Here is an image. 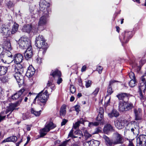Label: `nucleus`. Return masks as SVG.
<instances>
[{
	"instance_id": "nucleus-1",
	"label": "nucleus",
	"mask_w": 146,
	"mask_h": 146,
	"mask_svg": "<svg viewBox=\"0 0 146 146\" xmlns=\"http://www.w3.org/2000/svg\"><path fill=\"white\" fill-rule=\"evenodd\" d=\"M14 62L16 64H13V62L12 57L8 58V59H12L11 62L7 63L9 64L8 67H12L11 70L12 71H14L15 72L14 75V77L18 84L20 85L23 82V68L21 64H20L23 60V57L21 54H17L14 55Z\"/></svg>"
},
{
	"instance_id": "nucleus-2",
	"label": "nucleus",
	"mask_w": 146,
	"mask_h": 146,
	"mask_svg": "<svg viewBox=\"0 0 146 146\" xmlns=\"http://www.w3.org/2000/svg\"><path fill=\"white\" fill-rule=\"evenodd\" d=\"M103 137L105 140L106 144L108 146L121 144L123 142V138L122 135L117 132L113 133V138L111 140H110L105 135H103Z\"/></svg>"
},
{
	"instance_id": "nucleus-3",
	"label": "nucleus",
	"mask_w": 146,
	"mask_h": 146,
	"mask_svg": "<svg viewBox=\"0 0 146 146\" xmlns=\"http://www.w3.org/2000/svg\"><path fill=\"white\" fill-rule=\"evenodd\" d=\"M35 45L40 49L39 53H42L43 55L44 54L47 49V46L44 38L42 35H39L36 37Z\"/></svg>"
},
{
	"instance_id": "nucleus-4",
	"label": "nucleus",
	"mask_w": 146,
	"mask_h": 146,
	"mask_svg": "<svg viewBox=\"0 0 146 146\" xmlns=\"http://www.w3.org/2000/svg\"><path fill=\"white\" fill-rule=\"evenodd\" d=\"M139 88V90L140 98L143 102H146V98L144 96L146 88V75H144L141 78Z\"/></svg>"
},
{
	"instance_id": "nucleus-5",
	"label": "nucleus",
	"mask_w": 146,
	"mask_h": 146,
	"mask_svg": "<svg viewBox=\"0 0 146 146\" xmlns=\"http://www.w3.org/2000/svg\"><path fill=\"white\" fill-rule=\"evenodd\" d=\"M18 44L20 47L23 49H26L31 45V41L30 39L26 36L21 37L19 40Z\"/></svg>"
},
{
	"instance_id": "nucleus-6",
	"label": "nucleus",
	"mask_w": 146,
	"mask_h": 146,
	"mask_svg": "<svg viewBox=\"0 0 146 146\" xmlns=\"http://www.w3.org/2000/svg\"><path fill=\"white\" fill-rule=\"evenodd\" d=\"M40 9L45 14H49L50 11V4L45 0H41L39 3Z\"/></svg>"
},
{
	"instance_id": "nucleus-7",
	"label": "nucleus",
	"mask_w": 146,
	"mask_h": 146,
	"mask_svg": "<svg viewBox=\"0 0 146 146\" xmlns=\"http://www.w3.org/2000/svg\"><path fill=\"white\" fill-rule=\"evenodd\" d=\"M47 91H45L44 92H43V91H41L36 96L34 100L33 103H35L36 99L38 98L40 102L43 103H46L49 95L48 94H47Z\"/></svg>"
},
{
	"instance_id": "nucleus-8",
	"label": "nucleus",
	"mask_w": 146,
	"mask_h": 146,
	"mask_svg": "<svg viewBox=\"0 0 146 146\" xmlns=\"http://www.w3.org/2000/svg\"><path fill=\"white\" fill-rule=\"evenodd\" d=\"M56 127V125L52 122L46 124L44 127L40 130V136L42 137L45 136L47 132L49 131L50 130Z\"/></svg>"
},
{
	"instance_id": "nucleus-9",
	"label": "nucleus",
	"mask_w": 146,
	"mask_h": 146,
	"mask_svg": "<svg viewBox=\"0 0 146 146\" xmlns=\"http://www.w3.org/2000/svg\"><path fill=\"white\" fill-rule=\"evenodd\" d=\"M4 48L7 50V51L4 54L5 57H7L9 58H12L13 55L9 51L11 49V44L9 40H7L4 42Z\"/></svg>"
},
{
	"instance_id": "nucleus-10",
	"label": "nucleus",
	"mask_w": 146,
	"mask_h": 146,
	"mask_svg": "<svg viewBox=\"0 0 146 146\" xmlns=\"http://www.w3.org/2000/svg\"><path fill=\"white\" fill-rule=\"evenodd\" d=\"M136 146H146V135H140L136 139Z\"/></svg>"
},
{
	"instance_id": "nucleus-11",
	"label": "nucleus",
	"mask_w": 146,
	"mask_h": 146,
	"mask_svg": "<svg viewBox=\"0 0 146 146\" xmlns=\"http://www.w3.org/2000/svg\"><path fill=\"white\" fill-rule=\"evenodd\" d=\"M22 30L24 32L29 33L31 32L36 33L38 29L34 26L33 27L31 25H27L23 27Z\"/></svg>"
},
{
	"instance_id": "nucleus-12",
	"label": "nucleus",
	"mask_w": 146,
	"mask_h": 146,
	"mask_svg": "<svg viewBox=\"0 0 146 146\" xmlns=\"http://www.w3.org/2000/svg\"><path fill=\"white\" fill-rule=\"evenodd\" d=\"M43 13V16L40 18L38 22V26L39 27H43L44 26L47 24L48 21V14H45L44 13Z\"/></svg>"
},
{
	"instance_id": "nucleus-13",
	"label": "nucleus",
	"mask_w": 146,
	"mask_h": 146,
	"mask_svg": "<svg viewBox=\"0 0 146 146\" xmlns=\"http://www.w3.org/2000/svg\"><path fill=\"white\" fill-rule=\"evenodd\" d=\"M135 119L138 121H141L142 118V111L141 109L135 108L134 109Z\"/></svg>"
},
{
	"instance_id": "nucleus-14",
	"label": "nucleus",
	"mask_w": 146,
	"mask_h": 146,
	"mask_svg": "<svg viewBox=\"0 0 146 146\" xmlns=\"http://www.w3.org/2000/svg\"><path fill=\"white\" fill-rule=\"evenodd\" d=\"M131 34V31L125 32L124 35H122V36H121V41L123 43H127L129 41V38L132 37Z\"/></svg>"
},
{
	"instance_id": "nucleus-15",
	"label": "nucleus",
	"mask_w": 146,
	"mask_h": 146,
	"mask_svg": "<svg viewBox=\"0 0 146 146\" xmlns=\"http://www.w3.org/2000/svg\"><path fill=\"white\" fill-rule=\"evenodd\" d=\"M124 120H122L119 118H118L114 121L115 125V127L119 129H121L124 127Z\"/></svg>"
},
{
	"instance_id": "nucleus-16",
	"label": "nucleus",
	"mask_w": 146,
	"mask_h": 146,
	"mask_svg": "<svg viewBox=\"0 0 146 146\" xmlns=\"http://www.w3.org/2000/svg\"><path fill=\"white\" fill-rule=\"evenodd\" d=\"M35 70L34 68L32 66H30L28 68L26 73L25 74L24 73V72L23 73V77L25 74H26L27 77H31L35 73ZM23 83V82L21 84H20V85H21ZM18 84L20 85H19V84Z\"/></svg>"
},
{
	"instance_id": "nucleus-17",
	"label": "nucleus",
	"mask_w": 146,
	"mask_h": 146,
	"mask_svg": "<svg viewBox=\"0 0 146 146\" xmlns=\"http://www.w3.org/2000/svg\"><path fill=\"white\" fill-rule=\"evenodd\" d=\"M0 32L2 35H7L10 34L11 31L8 27L4 25L1 27Z\"/></svg>"
},
{
	"instance_id": "nucleus-18",
	"label": "nucleus",
	"mask_w": 146,
	"mask_h": 146,
	"mask_svg": "<svg viewBox=\"0 0 146 146\" xmlns=\"http://www.w3.org/2000/svg\"><path fill=\"white\" fill-rule=\"evenodd\" d=\"M32 55V46H30L29 47H28L25 51L24 53V56L26 60H28L31 58Z\"/></svg>"
},
{
	"instance_id": "nucleus-19",
	"label": "nucleus",
	"mask_w": 146,
	"mask_h": 146,
	"mask_svg": "<svg viewBox=\"0 0 146 146\" xmlns=\"http://www.w3.org/2000/svg\"><path fill=\"white\" fill-rule=\"evenodd\" d=\"M129 94L125 93L119 94L117 95V97L120 100H122V102H126L128 100L129 98Z\"/></svg>"
},
{
	"instance_id": "nucleus-20",
	"label": "nucleus",
	"mask_w": 146,
	"mask_h": 146,
	"mask_svg": "<svg viewBox=\"0 0 146 146\" xmlns=\"http://www.w3.org/2000/svg\"><path fill=\"white\" fill-rule=\"evenodd\" d=\"M50 75H52L54 79H56L57 78H60L61 76V73L60 71L58 69L54 71L52 70Z\"/></svg>"
},
{
	"instance_id": "nucleus-21",
	"label": "nucleus",
	"mask_w": 146,
	"mask_h": 146,
	"mask_svg": "<svg viewBox=\"0 0 146 146\" xmlns=\"http://www.w3.org/2000/svg\"><path fill=\"white\" fill-rule=\"evenodd\" d=\"M99 113L96 118V120L100 121L104 117V110L102 108L100 107L99 110Z\"/></svg>"
},
{
	"instance_id": "nucleus-22",
	"label": "nucleus",
	"mask_w": 146,
	"mask_h": 146,
	"mask_svg": "<svg viewBox=\"0 0 146 146\" xmlns=\"http://www.w3.org/2000/svg\"><path fill=\"white\" fill-rule=\"evenodd\" d=\"M25 90L24 89H21L18 92L15 94L13 95L12 96V99L13 100H16L19 98L23 93L24 92Z\"/></svg>"
},
{
	"instance_id": "nucleus-23",
	"label": "nucleus",
	"mask_w": 146,
	"mask_h": 146,
	"mask_svg": "<svg viewBox=\"0 0 146 146\" xmlns=\"http://www.w3.org/2000/svg\"><path fill=\"white\" fill-rule=\"evenodd\" d=\"M17 104H11L9 106L7 109L6 110V113H7L9 112H11V113L14 110L16 107L17 106Z\"/></svg>"
},
{
	"instance_id": "nucleus-24",
	"label": "nucleus",
	"mask_w": 146,
	"mask_h": 146,
	"mask_svg": "<svg viewBox=\"0 0 146 146\" xmlns=\"http://www.w3.org/2000/svg\"><path fill=\"white\" fill-rule=\"evenodd\" d=\"M113 129L112 126L110 124H108L105 125L103 131L105 133H107L109 131Z\"/></svg>"
},
{
	"instance_id": "nucleus-25",
	"label": "nucleus",
	"mask_w": 146,
	"mask_h": 146,
	"mask_svg": "<svg viewBox=\"0 0 146 146\" xmlns=\"http://www.w3.org/2000/svg\"><path fill=\"white\" fill-rule=\"evenodd\" d=\"M117 82H118V81L115 80H111L110 81L109 83V86L108 89L107 91L108 95H110L113 92V91L112 90L111 86L113 84V83Z\"/></svg>"
},
{
	"instance_id": "nucleus-26",
	"label": "nucleus",
	"mask_w": 146,
	"mask_h": 146,
	"mask_svg": "<svg viewBox=\"0 0 146 146\" xmlns=\"http://www.w3.org/2000/svg\"><path fill=\"white\" fill-rule=\"evenodd\" d=\"M125 108V104H124V102H120L119 105V110L122 112L126 111Z\"/></svg>"
},
{
	"instance_id": "nucleus-27",
	"label": "nucleus",
	"mask_w": 146,
	"mask_h": 146,
	"mask_svg": "<svg viewBox=\"0 0 146 146\" xmlns=\"http://www.w3.org/2000/svg\"><path fill=\"white\" fill-rule=\"evenodd\" d=\"M124 102V104L125 106L126 111L130 110L133 108V104L131 102Z\"/></svg>"
},
{
	"instance_id": "nucleus-28",
	"label": "nucleus",
	"mask_w": 146,
	"mask_h": 146,
	"mask_svg": "<svg viewBox=\"0 0 146 146\" xmlns=\"http://www.w3.org/2000/svg\"><path fill=\"white\" fill-rule=\"evenodd\" d=\"M8 66L7 68L6 67L4 66H0V75L2 76L5 75L6 73L7 70V69L10 68L11 67L8 68Z\"/></svg>"
},
{
	"instance_id": "nucleus-29",
	"label": "nucleus",
	"mask_w": 146,
	"mask_h": 146,
	"mask_svg": "<svg viewBox=\"0 0 146 146\" xmlns=\"http://www.w3.org/2000/svg\"><path fill=\"white\" fill-rule=\"evenodd\" d=\"M131 131L135 136L138 135L139 133V127L137 125L135 126L134 127L132 128Z\"/></svg>"
},
{
	"instance_id": "nucleus-30",
	"label": "nucleus",
	"mask_w": 146,
	"mask_h": 146,
	"mask_svg": "<svg viewBox=\"0 0 146 146\" xmlns=\"http://www.w3.org/2000/svg\"><path fill=\"white\" fill-rule=\"evenodd\" d=\"M66 106L65 105H63L61 108L60 111V114L61 116H64L66 112Z\"/></svg>"
},
{
	"instance_id": "nucleus-31",
	"label": "nucleus",
	"mask_w": 146,
	"mask_h": 146,
	"mask_svg": "<svg viewBox=\"0 0 146 146\" xmlns=\"http://www.w3.org/2000/svg\"><path fill=\"white\" fill-rule=\"evenodd\" d=\"M19 25L18 24L16 23H14L13 27L11 33L12 34H14L17 31Z\"/></svg>"
},
{
	"instance_id": "nucleus-32",
	"label": "nucleus",
	"mask_w": 146,
	"mask_h": 146,
	"mask_svg": "<svg viewBox=\"0 0 146 146\" xmlns=\"http://www.w3.org/2000/svg\"><path fill=\"white\" fill-rule=\"evenodd\" d=\"M91 146H98L100 144V142L99 141L92 140L90 141Z\"/></svg>"
},
{
	"instance_id": "nucleus-33",
	"label": "nucleus",
	"mask_w": 146,
	"mask_h": 146,
	"mask_svg": "<svg viewBox=\"0 0 146 146\" xmlns=\"http://www.w3.org/2000/svg\"><path fill=\"white\" fill-rule=\"evenodd\" d=\"M51 85V82L50 81H48V83L47 84V90L45 91H47V94H48V92H52V89L50 87Z\"/></svg>"
},
{
	"instance_id": "nucleus-34",
	"label": "nucleus",
	"mask_w": 146,
	"mask_h": 146,
	"mask_svg": "<svg viewBox=\"0 0 146 146\" xmlns=\"http://www.w3.org/2000/svg\"><path fill=\"white\" fill-rule=\"evenodd\" d=\"M40 111H36L35 109L32 108L31 109V112L36 116H39L40 114Z\"/></svg>"
},
{
	"instance_id": "nucleus-35",
	"label": "nucleus",
	"mask_w": 146,
	"mask_h": 146,
	"mask_svg": "<svg viewBox=\"0 0 146 146\" xmlns=\"http://www.w3.org/2000/svg\"><path fill=\"white\" fill-rule=\"evenodd\" d=\"M83 119H81L80 121H78L76 122L73 125V127L74 128L76 129L78 127L80 124L83 123Z\"/></svg>"
},
{
	"instance_id": "nucleus-36",
	"label": "nucleus",
	"mask_w": 146,
	"mask_h": 146,
	"mask_svg": "<svg viewBox=\"0 0 146 146\" xmlns=\"http://www.w3.org/2000/svg\"><path fill=\"white\" fill-rule=\"evenodd\" d=\"M85 86L86 88H88L91 87L92 84V82L91 80H88L85 81Z\"/></svg>"
},
{
	"instance_id": "nucleus-37",
	"label": "nucleus",
	"mask_w": 146,
	"mask_h": 146,
	"mask_svg": "<svg viewBox=\"0 0 146 146\" xmlns=\"http://www.w3.org/2000/svg\"><path fill=\"white\" fill-rule=\"evenodd\" d=\"M136 84L135 80H131L129 82V86L131 87L135 86Z\"/></svg>"
},
{
	"instance_id": "nucleus-38",
	"label": "nucleus",
	"mask_w": 146,
	"mask_h": 146,
	"mask_svg": "<svg viewBox=\"0 0 146 146\" xmlns=\"http://www.w3.org/2000/svg\"><path fill=\"white\" fill-rule=\"evenodd\" d=\"M84 135L86 139L92 136V135L90 134L86 130H84Z\"/></svg>"
},
{
	"instance_id": "nucleus-39",
	"label": "nucleus",
	"mask_w": 146,
	"mask_h": 146,
	"mask_svg": "<svg viewBox=\"0 0 146 146\" xmlns=\"http://www.w3.org/2000/svg\"><path fill=\"white\" fill-rule=\"evenodd\" d=\"M100 90V88L98 87L96 88L95 90L93 92L92 94V95H93L94 96H96Z\"/></svg>"
},
{
	"instance_id": "nucleus-40",
	"label": "nucleus",
	"mask_w": 146,
	"mask_h": 146,
	"mask_svg": "<svg viewBox=\"0 0 146 146\" xmlns=\"http://www.w3.org/2000/svg\"><path fill=\"white\" fill-rule=\"evenodd\" d=\"M73 131L72 130H71L69 133L68 135V136L72 137L73 138H78L79 139L81 137H78V136H75L73 135Z\"/></svg>"
},
{
	"instance_id": "nucleus-41",
	"label": "nucleus",
	"mask_w": 146,
	"mask_h": 146,
	"mask_svg": "<svg viewBox=\"0 0 146 146\" xmlns=\"http://www.w3.org/2000/svg\"><path fill=\"white\" fill-rule=\"evenodd\" d=\"M3 48L2 45L0 44V55H1V58H3L4 57H5V56L3 55L4 54L2 53V52L3 51Z\"/></svg>"
},
{
	"instance_id": "nucleus-42",
	"label": "nucleus",
	"mask_w": 146,
	"mask_h": 146,
	"mask_svg": "<svg viewBox=\"0 0 146 146\" xmlns=\"http://www.w3.org/2000/svg\"><path fill=\"white\" fill-rule=\"evenodd\" d=\"M99 123L97 122H90L89 123L88 125L90 127H91L93 126H97L99 125Z\"/></svg>"
},
{
	"instance_id": "nucleus-43",
	"label": "nucleus",
	"mask_w": 146,
	"mask_h": 146,
	"mask_svg": "<svg viewBox=\"0 0 146 146\" xmlns=\"http://www.w3.org/2000/svg\"><path fill=\"white\" fill-rule=\"evenodd\" d=\"M129 76L131 80H135V76L134 73L131 72L129 74Z\"/></svg>"
},
{
	"instance_id": "nucleus-44",
	"label": "nucleus",
	"mask_w": 146,
	"mask_h": 146,
	"mask_svg": "<svg viewBox=\"0 0 146 146\" xmlns=\"http://www.w3.org/2000/svg\"><path fill=\"white\" fill-rule=\"evenodd\" d=\"M70 92L72 94H74L76 91V89L73 85H71L70 88Z\"/></svg>"
},
{
	"instance_id": "nucleus-45",
	"label": "nucleus",
	"mask_w": 146,
	"mask_h": 146,
	"mask_svg": "<svg viewBox=\"0 0 146 146\" xmlns=\"http://www.w3.org/2000/svg\"><path fill=\"white\" fill-rule=\"evenodd\" d=\"M112 110L114 117H117L119 116V113L115 109H113Z\"/></svg>"
},
{
	"instance_id": "nucleus-46",
	"label": "nucleus",
	"mask_w": 146,
	"mask_h": 146,
	"mask_svg": "<svg viewBox=\"0 0 146 146\" xmlns=\"http://www.w3.org/2000/svg\"><path fill=\"white\" fill-rule=\"evenodd\" d=\"M102 131V130L101 128L100 127H98L96 128L94 131V133H93L94 134H97L98 133H99L101 132Z\"/></svg>"
},
{
	"instance_id": "nucleus-47",
	"label": "nucleus",
	"mask_w": 146,
	"mask_h": 146,
	"mask_svg": "<svg viewBox=\"0 0 146 146\" xmlns=\"http://www.w3.org/2000/svg\"><path fill=\"white\" fill-rule=\"evenodd\" d=\"M1 80L3 82H5L7 81V78L5 76H3L0 78Z\"/></svg>"
},
{
	"instance_id": "nucleus-48",
	"label": "nucleus",
	"mask_w": 146,
	"mask_h": 146,
	"mask_svg": "<svg viewBox=\"0 0 146 146\" xmlns=\"http://www.w3.org/2000/svg\"><path fill=\"white\" fill-rule=\"evenodd\" d=\"M103 68L100 66H99L97 68V70L99 74H101L102 73V70H103Z\"/></svg>"
},
{
	"instance_id": "nucleus-49",
	"label": "nucleus",
	"mask_w": 146,
	"mask_h": 146,
	"mask_svg": "<svg viewBox=\"0 0 146 146\" xmlns=\"http://www.w3.org/2000/svg\"><path fill=\"white\" fill-rule=\"evenodd\" d=\"M56 79H57V83L58 84H59L62 81V79L60 77V78H56Z\"/></svg>"
},
{
	"instance_id": "nucleus-50",
	"label": "nucleus",
	"mask_w": 146,
	"mask_h": 146,
	"mask_svg": "<svg viewBox=\"0 0 146 146\" xmlns=\"http://www.w3.org/2000/svg\"><path fill=\"white\" fill-rule=\"evenodd\" d=\"M11 140L12 139H11V137H8L4 140L2 141V143H4L6 142L10 141H11Z\"/></svg>"
},
{
	"instance_id": "nucleus-51",
	"label": "nucleus",
	"mask_w": 146,
	"mask_h": 146,
	"mask_svg": "<svg viewBox=\"0 0 146 146\" xmlns=\"http://www.w3.org/2000/svg\"><path fill=\"white\" fill-rule=\"evenodd\" d=\"M145 61L144 60H143L142 59L141 60H140V62H139L140 63V65L139 66H137V65H136V66H139L140 67H141L145 63Z\"/></svg>"
},
{
	"instance_id": "nucleus-52",
	"label": "nucleus",
	"mask_w": 146,
	"mask_h": 146,
	"mask_svg": "<svg viewBox=\"0 0 146 146\" xmlns=\"http://www.w3.org/2000/svg\"><path fill=\"white\" fill-rule=\"evenodd\" d=\"M68 120L65 119H63L62 120V121L61 123V126H63L65 125L66 123L67 122Z\"/></svg>"
},
{
	"instance_id": "nucleus-53",
	"label": "nucleus",
	"mask_w": 146,
	"mask_h": 146,
	"mask_svg": "<svg viewBox=\"0 0 146 146\" xmlns=\"http://www.w3.org/2000/svg\"><path fill=\"white\" fill-rule=\"evenodd\" d=\"M68 142V140L65 141L59 146H66Z\"/></svg>"
},
{
	"instance_id": "nucleus-54",
	"label": "nucleus",
	"mask_w": 146,
	"mask_h": 146,
	"mask_svg": "<svg viewBox=\"0 0 146 146\" xmlns=\"http://www.w3.org/2000/svg\"><path fill=\"white\" fill-rule=\"evenodd\" d=\"M80 108V106L78 105H76L75 106V110L78 113L79 112Z\"/></svg>"
},
{
	"instance_id": "nucleus-55",
	"label": "nucleus",
	"mask_w": 146,
	"mask_h": 146,
	"mask_svg": "<svg viewBox=\"0 0 146 146\" xmlns=\"http://www.w3.org/2000/svg\"><path fill=\"white\" fill-rule=\"evenodd\" d=\"M90 141L86 142L84 144V146H91V144H90Z\"/></svg>"
},
{
	"instance_id": "nucleus-56",
	"label": "nucleus",
	"mask_w": 146,
	"mask_h": 146,
	"mask_svg": "<svg viewBox=\"0 0 146 146\" xmlns=\"http://www.w3.org/2000/svg\"><path fill=\"white\" fill-rule=\"evenodd\" d=\"M36 60L37 62L40 64L42 63V59L40 58H38Z\"/></svg>"
},
{
	"instance_id": "nucleus-57",
	"label": "nucleus",
	"mask_w": 146,
	"mask_h": 146,
	"mask_svg": "<svg viewBox=\"0 0 146 146\" xmlns=\"http://www.w3.org/2000/svg\"><path fill=\"white\" fill-rule=\"evenodd\" d=\"M108 115L111 118H112L113 117H114L113 113V110L110 113H108Z\"/></svg>"
},
{
	"instance_id": "nucleus-58",
	"label": "nucleus",
	"mask_w": 146,
	"mask_h": 146,
	"mask_svg": "<svg viewBox=\"0 0 146 146\" xmlns=\"http://www.w3.org/2000/svg\"><path fill=\"white\" fill-rule=\"evenodd\" d=\"M86 65H84L82 68L81 71L82 72L85 71L86 69Z\"/></svg>"
},
{
	"instance_id": "nucleus-59",
	"label": "nucleus",
	"mask_w": 146,
	"mask_h": 146,
	"mask_svg": "<svg viewBox=\"0 0 146 146\" xmlns=\"http://www.w3.org/2000/svg\"><path fill=\"white\" fill-rule=\"evenodd\" d=\"M80 131H76L74 133L75 134H77V133H78V135H81L82 136H83V135H82V133H80Z\"/></svg>"
},
{
	"instance_id": "nucleus-60",
	"label": "nucleus",
	"mask_w": 146,
	"mask_h": 146,
	"mask_svg": "<svg viewBox=\"0 0 146 146\" xmlns=\"http://www.w3.org/2000/svg\"><path fill=\"white\" fill-rule=\"evenodd\" d=\"M6 117V116H1L0 115V122L4 119Z\"/></svg>"
},
{
	"instance_id": "nucleus-61",
	"label": "nucleus",
	"mask_w": 146,
	"mask_h": 146,
	"mask_svg": "<svg viewBox=\"0 0 146 146\" xmlns=\"http://www.w3.org/2000/svg\"><path fill=\"white\" fill-rule=\"evenodd\" d=\"M31 125H27V130L28 131H30L31 129Z\"/></svg>"
},
{
	"instance_id": "nucleus-62",
	"label": "nucleus",
	"mask_w": 146,
	"mask_h": 146,
	"mask_svg": "<svg viewBox=\"0 0 146 146\" xmlns=\"http://www.w3.org/2000/svg\"><path fill=\"white\" fill-rule=\"evenodd\" d=\"M12 3L11 2H9L8 3V6L9 7H11L12 5Z\"/></svg>"
},
{
	"instance_id": "nucleus-63",
	"label": "nucleus",
	"mask_w": 146,
	"mask_h": 146,
	"mask_svg": "<svg viewBox=\"0 0 146 146\" xmlns=\"http://www.w3.org/2000/svg\"><path fill=\"white\" fill-rule=\"evenodd\" d=\"M129 146H134L133 145L132 142L131 141H129Z\"/></svg>"
},
{
	"instance_id": "nucleus-64",
	"label": "nucleus",
	"mask_w": 146,
	"mask_h": 146,
	"mask_svg": "<svg viewBox=\"0 0 146 146\" xmlns=\"http://www.w3.org/2000/svg\"><path fill=\"white\" fill-rule=\"evenodd\" d=\"M74 100V96H71L70 98V101L71 102H73Z\"/></svg>"
}]
</instances>
